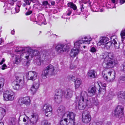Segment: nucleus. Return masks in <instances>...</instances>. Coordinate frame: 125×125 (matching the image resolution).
<instances>
[{"label": "nucleus", "instance_id": "18", "mask_svg": "<svg viewBox=\"0 0 125 125\" xmlns=\"http://www.w3.org/2000/svg\"><path fill=\"white\" fill-rule=\"evenodd\" d=\"M100 41L98 43V44L99 45L102 44L104 45L107 42V41L109 40L107 37H101L100 38Z\"/></svg>", "mask_w": 125, "mask_h": 125}, {"label": "nucleus", "instance_id": "43", "mask_svg": "<svg viewBox=\"0 0 125 125\" xmlns=\"http://www.w3.org/2000/svg\"><path fill=\"white\" fill-rule=\"evenodd\" d=\"M102 123L101 122H98L97 123L94 122L93 123V125H101Z\"/></svg>", "mask_w": 125, "mask_h": 125}, {"label": "nucleus", "instance_id": "22", "mask_svg": "<svg viewBox=\"0 0 125 125\" xmlns=\"http://www.w3.org/2000/svg\"><path fill=\"white\" fill-rule=\"evenodd\" d=\"M12 85L13 89L14 90H19V87L21 85V84L18 83L16 81H13L12 83Z\"/></svg>", "mask_w": 125, "mask_h": 125}, {"label": "nucleus", "instance_id": "44", "mask_svg": "<svg viewBox=\"0 0 125 125\" xmlns=\"http://www.w3.org/2000/svg\"><path fill=\"white\" fill-rule=\"evenodd\" d=\"M43 5L45 6H46L48 4V2L47 1H43L42 2Z\"/></svg>", "mask_w": 125, "mask_h": 125}, {"label": "nucleus", "instance_id": "30", "mask_svg": "<svg viewBox=\"0 0 125 125\" xmlns=\"http://www.w3.org/2000/svg\"><path fill=\"white\" fill-rule=\"evenodd\" d=\"M23 59L21 57V55L19 57L18 56H16L15 57V63L17 64H19L21 60Z\"/></svg>", "mask_w": 125, "mask_h": 125}, {"label": "nucleus", "instance_id": "41", "mask_svg": "<svg viewBox=\"0 0 125 125\" xmlns=\"http://www.w3.org/2000/svg\"><path fill=\"white\" fill-rule=\"evenodd\" d=\"M17 0H8V2L9 3L13 5L14 4V2H15Z\"/></svg>", "mask_w": 125, "mask_h": 125}, {"label": "nucleus", "instance_id": "58", "mask_svg": "<svg viewBox=\"0 0 125 125\" xmlns=\"http://www.w3.org/2000/svg\"><path fill=\"white\" fill-rule=\"evenodd\" d=\"M27 120L24 117L23 118V121L24 122H25Z\"/></svg>", "mask_w": 125, "mask_h": 125}, {"label": "nucleus", "instance_id": "7", "mask_svg": "<svg viewBox=\"0 0 125 125\" xmlns=\"http://www.w3.org/2000/svg\"><path fill=\"white\" fill-rule=\"evenodd\" d=\"M111 39L112 42H108L104 45L105 49H109L112 46V43L115 45V47L116 49H118L119 48V45L117 43L118 40L116 36H112L111 37Z\"/></svg>", "mask_w": 125, "mask_h": 125}, {"label": "nucleus", "instance_id": "14", "mask_svg": "<svg viewBox=\"0 0 125 125\" xmlns=\"http://www.w3.org/2000/svg\"><path fill=\"white\" fill-rule=\"evenodd\" d=\"M43 109L46 115L48 116V115L47 113L49 112H51L52 111V108L50 104H45L43 107Z\"/></svg>", "mask_w": 125, "mask_h": 125}, {"label": "nucleus", "instance_id": "28", "mask_svg": "<svg viewBox=\"0 0 125 125\" xmlns=\"http://www.w3.org/2000/svg\"><path fill=\"white\" fill-rule=\"evenodd\" d=\"M16 123V119L14 118H10L9 120V125H15Z\"/></svg>", "mask_w": 125, "mask_h": 125}, {"label": "nucleus", "instance_id": "63", "mask_svg": "<svg viewBox=\"0 0 125 125\" xmlns=\"http://www.w3.org/2000/svg\"><path fill=\"white\" fill-rule=\"evenodd\" d=\"M33 0H30L31 1H32V2H34L33 1Z\"/></svg>", "mask_w": 125, "mask_h": 125}, {"label": "nucleus", "instance_id": "25", "mask_svg": "<svg viewBox=\"0 0 125 125\" xmlns=\"http://www.w3.org/2000/svg\"><path fill=\"white\" fill-rule=\"evenodd\" d=\"M82 83V81L79 79H76L74 81V85L75 89L78 88Z\"/></svg>", "mask_w": 125, "mask_h": 125}, {"label": "nucleus", "instance_id": "49", "mask_svg": "<svg viewBox=\"0 0 125 125\" xmlns=\"http://www.w3.org/2000/svg\"><path fill=\"white\" fill-rule=\"evenodd\" d=\"M108 74L107 75V76L106 75L104 74L103 75V77L104 78V79L106 80H107L108 79Z\"/></svg>", "mask_w": 125, "mask_h": 125}, {"label": "nucleus", "instance_id": "10", "mask_svg": "<svg viewBox=\"0 0 125 125\" xmlns=\"http://www.w3.org/2000/svg\"><path fill=\"white\" fill-rule=\"evenodd\" d=\"M68 49L66 44H59L57 45L55 47L56 52L58 54H61L67 51Z\"/></svg>", "mask_w": 125, "mask_h": 125}, {"label": "nucleus", "instance_id": "17", "mask_svg": "<svg viewBox=\"0 0 125 125\" xmlns=\"http://www.w3.org/2000/svg\"><path fill=\"white\" fill-rule=\"evenodd\" d=\"M65 108L63 106H60L57 110V112L59 114V115H62V117L65 116L64 115L66 113H65Z\"/></svg>", "mask_w": 125, "mask_h": 125}, {"label": "nucleus", "instance_id": "15", "mask_svg": "<svg viewBox=\"0 0 125 125\" xmlns=\"http://www.w3.org/2000/svg\"><path fill=\"white\" fill-rule=\"evenodd\" d=\"M62 91L58 92L54 96V100L57 103H60L62 101Z\"/></svg>", "mask_w": 125, "mask_h": 125}, {"label": "nucleus", "instance_id": "9", "mask_svg": "<svg viewBox=\"0 0 125 125\" xmlns=\"http://www.w3.org/2000/svg\"><path fill=\"white\" fill-rule=\"evenodd\" d=\"M90 114L89 112L87 110L83 112L82 115V121L83 123H87L90 121L91 117Z\"/></svg>", "mask_w": 125, "mask_h": 125}, {"label": "nucleus", "instance_id": "45", "mask_svg": "<svg viewBox=\"0 0 125 125\" xmlns=\"http://www.w3.org/2000/svg\"><path fill=\"white\" fill-rule=\"evenodd\" d=\"M72 12L70 10H68L66 12V14L68 16L70 15L71 14Z\"/></svg>", "mask_w": 125, "mask_h": 125}, {"label": "nucleus", "instance_id": "26", "mask_svg": "<svg viewBox=\"0 0 125 125\" xmlns=\"http://www.w3.org/2000/svg\"><path fill=\"white\" fill-rule=\"evenodd\" d=\"M37 19L39 22H41L42 23H43L45 19L44 15L42 14H39L37 17Z\"/></svg>", "mask_w": 125, "mask_h": 125}, {"label": "nucleus", "instance_id": "23", "mask_svg": "<svg viewBox=\"0 0 125 125\" xmlns=\"http://www.w3.org/2000/svg\"><path fill=\"white\" fill-rule=\"evenodd\" d=\"M108 81L110 82H112L115 79V72L114 73V74L111 75L112 72H108Z\"/></svg>", "mask_w": 125, "mask_h": 125}, {"label": "nucleus", "instance_id": "20", "mask_svg": "<svg viewBox=\"0 0 125 125\" xmlns=\"http://www.w3.org/2000/svg\"><path fill=\"white\" fill-rule=\"evenodd\" d=\"M118 97L119 100H123L125 98V92L123 91L119 92L118 94Z\"/></svg>", "mask_w": 125, "mask_h": 125}, {"label": "nucleus", "instance_id": "47", "mask_svg": "<svg viewBox=\"0 0 125 125\" xmlns=\"http://www.w3.org/2000/svg\"><path fill=\"white\" fill-rule=\"evenodd\" d=\"M24 1L26 2L27 5H29L30 4L31 1L30 2L29 0H24Z\"/></svg>", "mask_w": 125, "mask_h": 125}, {"label": "nucleus", "instance_id": "11", "mask_svg": "<svg viewBox=\"0 0 125 125\" xmlns=\"http://www.w3.org/2000/svg\"><path fill=\"white\" fill-rule=\"evenodd\" d=\"M37 75L38 73L36 72L31 71L26 73V76L28 80L33 81L37 78Z\"/></svg>", "mask_w": 125, "mask_h": 125}, {"label": "nucleus", "instance_id": "8", "mask_svg": "<svg viewBox=\"0 0 125 125\" xmlns=\"http://www.w3.org/2000/svg\"><path fill=\"white\" fill-rule=\"evenodd\" d=\"M3 97L5 100H13L14 97V93L11 90L6 91L3 94Z\"/></svg>", "mask_w": 125, "mask_h": 125}, {"label": "nucleus", "instance_id": "48", "mask_svg": "<svg viewBox=\"0 0 125 125\" xmlns=\"http://www.w3.org/2000/svg\"><path fill=\"white\" fill-rule=\"evenodd\" d=\"M32 12V11L31 10H30L27 12L25 13V14L26 15H29L31 14Z\"/></svg>", "mask_w": 125, "mask_h": 125}, {"label": "nucleus", "instance_id": "46", "mask_svg": "<svg viewBox=\"0 0 125 125\" xmlns=\"http://www.w3.org/2000/svg\"><path fill=\"white\" fill-rule=\"evenodd\" d=\"M102 90H104V91H105V88H104L103 89L102 88H99V90H98L99 91V94H101V93L102 91Z\"/></svg>", "mask_w": 125, "mask_h": 125}, {"label": "nucleus", "instance_id": "29", "mask_svg": "<svg viewBox=\"0 0 125 125\" xmlns=\"http://www.w3.org/2000/svg\"><path fill=\"white\" fill-rule=\"evenodd\" d=\"M68 7L73 8V10H75L77 9L76 5L72 2H69L68 4Z\"/></svg>", "mask_w": 125, "mask_h": 125}, {"label": "nucleus", "instance_id": "33", "mask_svg": "<svg viewBox=\"0 0 125 125\" xmlns=\"http://www.w3.org/2000/svg\"><path fill=\"white\" fill-rule=\"evenodd\" d=\"M37 90L38 89L32 86L30 89L31 93H32L33 95L35 93Z\"/></svg>", "mask_w": 125, "mask_h": 125}, {"label": "nucleus", "instance_id": "51", "mask_svg": "<svg viewBox=\"0 0 125 125\" xmlns=\"http://www.w3.org/2000/svg\"><path fill=\"white\" fill-rule=\"evenodd\" d=\"M100 84L103 87H104L106 86V84L105 83L100 82Z\"/></svg>", "mask_w": 125, "mask_h": 125}, {"label": "nucleus", "instance_id": "52", "mask_svg": "<svg viewBox=\"0 0 125 125\" xmlns=\"http://www.w3.org/2000/svg\"><path fill=\"white\" fill-rule=\"evenodd\" d=\"M5 60L4 58H2L1 62H0V64H2L3 62H5Z\"/></svg>", "mask_w": 125, "mask_h": 125}, {"label": "nucleus", "instance_id": "38", "mask_svg": "<svg viewBox=\"0 0 125 125\" xmlns=\"http://www.w3.org/2000/svg\"><path fill=\"white\" fill-rule=\"evenodd\" d=\"M42 125H51L46 120H44L42 121Z\"/></svg>", "mask_w": 125, "mask_h": 125}, {"label": "nucleus", "instance_id": "62", "mask_svg": "<svg viewBox=\"0 0 125 125\" xmlns=\"http://www.w3.org/2000/svg\"><path fill=\"white\" fill-rule=\"evenodd\" d=\"M75 125H81V124L80 123H78L77 124Z\"/></svg>", "mask_w": 125, "mask_h": 125}, {"label": "nucleus", "instance_id": "16", "mask_svg": "<svg viewBox=\"0 0 125 125\" xmlns=\"http://www.w3.org/2000/svg\"><path fill=\"white\" fill-rule=\"evenodd\" d=\"M65 116L69 118V120H73L75 121V117L76 115L75 114L72 112H67L64 115Z\"/></svg>", "mask_w": 125, "mask_h": 125}, {"label": "nucleus", "instance_id": "31", "mask_svg": "<svg viewBox=\"0 0 125 125\" xmlns=\"http://www.w3.org/2000/svg\"><path fill=\"white\" fill-rule=\"evenodd\" d=\"M68 121H67V119L64 118V120H61L60 122V125H67V123Z\"/></svg>", "mask_w": 125, "mask_h": 125}, {"label": "nucleus", "instance_id": "60", "mask_svg": "<svg viewBox=\"0 0 125 125\" xmlns=\"http://www.w3.org/2000/svg\"><path fill=\"white\" fill-rule=\"evenodd\" d=\"M2 42V39L0 38V44Z\"/></svg>", "mask_w": 125, "mask_h": 125}, {"label": "nucleus", "instance_id": "4", "mask_svg": "<svg viewBox=\"0 0 125 125\" xmlns=\"http://www.w3.org/2000/svg\"><path fill=\"white\" fill-rule=\"evenodd\" d=\"M87 93L84 91H82L80 97H77L76 101H78V108L79 110H83L87 105L88 100Z\"/></svg>", "mask_w": 125, "mask_h": 125}, {"label": "nucleus", "instance_id": "1", "mask_svg": "<svg viewBox=\"0 0 125 125\" xmlns=\"http://www.w3.org/2000/svg\"><path fill=\"white\" fill-rule=\"evenodd\" d=\"M23 50L26 52L21 54V57L24 60L31 59L36 57L37 59L35 60V62L38 65H40L41 64V61L45 60L46 56L43 54L39 55V52L37 50H33L30 47H25Z\"/></svg>", "mask_w": 125, "mask_h": 125}, {"label": "nucleus", "instance_id": "35", "mask_svg": "<svg viewBox=\"0 0 125 125\" xmlns=\"http://www.w3.org/2000/svg\"><path fill=\"white\" fill-rule=\"evenodd\" d=\"M4 80L3 78H0V89L4 86Z\"/></svg>", "mask_w": 125, "mask_h": 125}, {"label": "nucleus", "instance_id": "56", "mask_svg": "<svg viewBox=\"0 0 125 125\" xmlns=\"http://www.w3.org/2000/svg\"><path fill=\"white\" fill-rule=\"evenodd\" d=\"M51 3L52 5H54L55 4V2L54 1H52L51 2Z\"/></svg>", "mask_w": 125, "mask_h": 125}, {"label": "nucleus", "instance_id": "64", "mask_svg": "<svg viewBox=\"0 0 125 125\" xmlns=\"http://www.w3.org/2000/svg\"><path fill=\"white\" fill-rule=\"evenodd\" d=\"M124 54L125 55V51L124 52Z\"/></svg>", "mask_w": 125, "mask_h": 125}, {"label": "nucleus", "instance_id": "27", "mask_svg": "<svg viewBox=\"0 0 125 125\" xmlns=\"http://www.w3.org/2000/svg\"><path fill=\"white\" fill-rule=\"evenodd\" d=\"M32 118H31V121L33 124L36 123L38 119V117L37 116H35L34 115L31 116Z\"/></svg>", "mask_w": 125, "mask_h": 125}, {"label": "nucleus", "instance_id": "3", "mask_svg": "<svg viewBox=\"0 0 125 125\" xmlns=\"http://www.w3.org/2000/svg\"><path fill=\"white\" fill-rule=\"evenodd\" d=\"M88 38L87 37H83L80 38L79 40L76 42H74V47L76 49H72L70 52V55L72 57H74L78 54L79 52L78 49L80 48V44H83L85 42H88L91 40V39L88 40H85Z\"/></svg>", "mask_w": 125, "mask_h": 125}, {"label": "nucleus", "instance_id": "5", "mask_svg": "<svg viewBox=\"0 0 125 125\" xmlns=\"http://www.w3.org/2000/svg\"><path fill=\"white\" fill-rule=\"evenodd\" d=\"M56 71L55 68L53 65L51 64L49 65L46 67L45 69L42 71V78H46L47 76L48 75H54Z\"/></svg>", "mask_w": 125, "mask_h": 125}, {"label": "nucleus", "instance_id": "21", "mask_svg": "<svg viewBox=\"0 0 125 125\" xmlns=\"http://www.w3.org/2000/svg\"><path fill=\"white\" fill-rule=\"evenodd\" d=\"M96 72L94 70H90L87 73V75L90 77L95 78V77Z\"/></svg>", "mask_w": 125, "mask_h": 125}, {"label": "nucleus", "instance_id": "34", "mask_svg": "<svg viewBox=\"0 0 125 125\" xmlns=\"http://www.w3.org/2000/svg\"><path fill=\"white\" fill-rule=\"evenodd\" d=\"M120 35L122 39L125 38V29L122 30L120 33Z\"/></svg>", "mask_w": 125, "mask_h": 125}, {"label": "nucleus", "instance_id": "6", "mask_svg": "<svg viewBox=\"0 0 125 125\" xmlns=\"http://www.w3.org/2000/svg\"><path fill=\"white\" fill-rule=\"evenodd\" d=\"M124 107L122 106L118 105L113 112V115L115 118L119 119L124 115Z\"/></svg>", "mask_w": 125, "mask_h": 125}, {"label": "nucleus", "instance_id": "37", "mask_svg": "<svg viewBox=\"0 0 125 125\" xmlns=\"http://www.w3.org/2000/svg\"><path fill=\"white\" fill-rule=\"evenodd\" d=\"M24 48L25 47L23 48L22 49L20 47L16 49V50H15V51L17 52H20L22 51L24 52H26V51H25L23 50Z\"/></svg>", "mask_w": 125, "mask_h": 125}, {"label": "nucleus", "instance_id": "40", "mask_svg": "<svg viewBox=\"0 0 125 125\" xmlns=\"http://www.w3.org/2000/svg\"><path fill=\"white\" fill-rule=\"evenodd\" d=\"M96 50L95 47H92L90 50V51L92 52H96Z\"/></svg>", "mask_w": 125, "mask_h": 125}, {"label": "nucleus", "instance_id": "32", "mask_svg": "<svg viewBox=\"0 0 125 125\" xmlns=\"http://www.w3.org/2000/svg\"><path fill=\"white\" fill-rule=\"evenodd\" d=\"M0 114L3 117L6 114V110L3 108H0Z\"/></svg>", "mask_w": 125, "mask_h": 125}, {"label": "nucleus", "instance_id": "59", "mask_svg": "<svg viewBox=\"0 0 125 125\" xmlns=\"http://www.w3.org/2000/svg\"><path fill=\"white\" fill-rule=\"evenodd\" d=\"M70 77L69 78H70V77L71 78V79H73L74 78H75V77L74 76H69Z\"/></svg>", "mask_w": 125, "mask_h": 125}, {"label": "nucleus", "instance_id": "50", "mask_svg": "<svg viewBox=\"0 0 125 125\" xmlns=\"http://www.w3.org/2000/svg\"><path fill=\"white\" fill-rule=\"evenodd\" d=\"M123 67V70L125 72V62L122 65Z\"/></svg>", "mask_w": 125, "mask_h": 125}, {"label": "nucleus", "instance_id": "19", "mask_svg": "<svg viewBox=\"0 0 125 125\" xmlns=\"http://www.w3.org/2000/svg\"><path fill=\"white\" fill-rule=\"evenodd\" d=\"M96 91V87L95 86L92 87L89 89L88 94H87V96L88 95L89 96H92L94 94Z\"/></svg>", "mask_w": 125, "mask_h": 125}, {"label": "nucleus", "instance_id": "54", "mask_svg": "<svg viewBox=\"0 0 125 125\" xmlns=\"http://www.w3.org/2000/svg\"><path fill=\"white\" fill-rule=\"evenodd\" d=\"M83 5L82 4L81 6V10L82 11H83L84 10V8L83 7Z\"/></svg>", "mask_w": 125, "mask_h": 125}, {"label": "nucleus", "instance_id": "61", "mask_svg": "<svg viewBox=\"0 0 125 125\" xmlns=\"http://www.w3.org/2000/svg\"><path fill=\"white\" fill-rule=\"evenodd\" d=\"M0 125H4V124L3 122H0Z\"/></svg>", "mask_w": 125, "mask_h": 125}, {"label": "nucleus", "instance_id": "39", "mask_svg": "<svg viewBox=\"0 0 125 125\" xmlns=\"http://www.w3.org/2000/svg\"><path fill=\"white\" fill-rule=\"evenodd\" d=\"M75 121L73 120H69V122L67 124V125H74Z\"/></svg>", "mask_w": 125, "mask_h": 125}, {"label": "nucleus", "instance_id": "36", "mask_svg": "<svg viewBox=\"0 0 125 125\" xmlns=\"http://www.w3.org/2000/svg\"><path fill=\"white\" fill-rule=\"evenodd\" d=\"M39 86V84L38 82H34L32 86L38 89Z\"/></svg>", "mask_w": 125, "mask_h": 125}, {"label": "nucleus", "instance_id": "12", "mask_svg": "<svg viewBox=\"0 0 125 125\" xmlns=\"http://www.w3.org/2000/svg\"><path fill=\"white\" fill-rule=\"evenodd\" d=\"M62 97L66 98L69 99L72 97L73 96V92L70 89H68L66 91H62Z\"/></svg>", "mask_w": 125, "mask_h": 125}, {"label": "nucleus", "instance_id": "57", "mask_svg": "<svg viewBox=\"0 0 125 125\" xmlns=\"http://www.w3.org/2000/svg\"><path fill=\"white\" fill-rule=\"evenodd\" d=\"M15 31L14 30H12L11 31V34H13L14 33Z\"/></svg>", "mask_w": 125, "mask_h": 125}, {"label": "nucleus", "instance_id": "42", "mask_svg": "<svg viewBox=\"0 0 125 125\" xmlns=\"http://www.w3.org/2000/svg\"><path fill=\"white\" fill-rule=\"evenodd\" d=\"M7 67L6 64H4L1 66V68L2 69L4 70Z\"/></svg>", "mask_w": 125, "mask_h": 125}, {"label": "nucleus", "instance_id": "24", "mask_svg": "<svg viewBox=\"0 0 125 125\" xmlns=\"http://www.w3.org/2000/svg\"><path fill=\"white\" fill-rule=\"evenodd\" d=\"M23 75L22 74H18L16 76V80L14 81H16L18 83H21L22 79H21L23 76Z\"/></svg>", "mask_w": 125, "mask_h": 125}, {"label": "nucleus", "instance_id": "13", "mask_svg": "<svg viewBox=\"0 0 125 125\" xmlns=\"http://www.w3.org/2000/svg\"><path fill=\"white\" fill-rule=\"evenodd\" d=\"M18 102L20 105L24 104L26 105H28L30 104L31 100L29 97H24L20 99Z\"/></svg>", "mask_w": 125, "mask_h": 125}, {"label": "nucleus", "instance_id": "2", "mask_svg": "<svg viewBox=\"0 0 125 125\" xmlns=\"http://www.w3.org/2000/svg\"><path fill=\"white\" fill-rule=\"evenodd\" d=\"M114 55L112 52H109L105 54L103 57L104 59L102 66L104 68L109 69L113 67V64L117 63L116 60L114 59Z\"/></svg>", "mask_w": 125, "mask_h": 125}, {"label": "nucleus", "instance_id": "55", "mask_svg": "<svg viewBox=\"0 0 125 125\" xmlns=\"http://www.w3.org/2000/svg\"><path fill=\"white\" fill-rule=\"evenodd\" d=\"M111 1L113 3L115 4H116L117 3V2H116L115 0H111Z\"/></svg>", "mask_w": 125, "mask_h": 125}, {"label": "nucleus", "instance_id": "53", "mask_svg": "<svg viewBox=\"0 0 125 125\" xmlns=\"http://www.w3.org/2000/svg\"><path fill=\"white\" fill-rule=\"evenodd\" d=\"M120 3L121 4H122L125 3V0H120Z\"/></svg>", "mask_w": 125, "mask_h": 125}]
</instances>
